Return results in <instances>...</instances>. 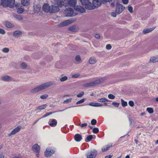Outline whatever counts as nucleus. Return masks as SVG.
I'll return each mask as SVG.
<instances>
[{
	"label": "nucleus",
	"instance_id": "69168bd1",
	"mask_svg": "<svg viewBox=\"0 0 158 158\" xmlns=\"http://www.w3.org/2000/svg\"><path fill=\"white\" fill-rule=\"evenodd\" d=\"M145 114H146L145 112H143V113H141L140 114L141 115L143 116V115H145Z\"/></svg>",
	"mask_w": 158,
	"mask_h": 158
},
{
	"label": "nucleus",
	"instance_id": "c9c22d12",
	"mask_svg": "<svg viewBox=\"0 0 158 158\" xmlns=\"http://www.w3.org/2000/svg\"><path fill=\"white\" fill-rule=\"evenodd\" d=\"M146 110L149 114H152L154 112L153 109L152 108L148 107L147 108Z\"/></svg>",
	"mask_w": 158,
	"mask_h": 158
},
{
	"label": "nucleus",
	"instance_id": "9b49d317",
	"mask_svg": "<svg viewBox=\"0 0 158 158\" xmlns=\"http://www.w3.org/2000/svg\"><path fill=\"white\" fill-rule=\"evenodd\" d=\"M60 10L59 7L54 5L50 6L49 12L51 13H54Z\"/></svg>",
	"mask_w": 158,
	"mask_h": 158
},
{
	"label": "nucleus",
	"instance_id": "b1692460",
	"mask_svg": "<svg viewBox=\"0 0 158 158\" xmlns=\"http://www.w3.org/2000/svg\"><path fill=\"white\" fill-rule=\"evenodd\" d=\"M21 3L24 6H28L30 3L29 0H22Z\"/></svg>",
	"mask_w": 158,
	"mask_h": 158
},
{
	"label": "nucleus",
	"instance_id": "e2e57ef3",
	"mask_svg": "<svg viewBox=\"0 0 158 158\" xmlns=\"http://www.w3.org/2000/svg\"><path fill=\"white\" fill-rule=\"evenodd\" d=\"M0 158H4V156L3 154H0Z\"/></svg>",
	"mask_w": 158,
	"mask_h": 158
},
{
	"label": "nucleus",
	"instance_id": "c756f323",
	"mask_svg": "<svg viewBox=\"0 0 158 158\" xmlns=\"http://www.w3.org/2000/svg\"><path fill=\"white\" fill-rule=\"evenodd\" d=\"M69 31L73 32H75L77 30L76 27L74 26L70 27L69 28Z\"/></svg>",
	"mask_w": 158,
	"mask_h": 158
},
{
	"label": "nucleus",
	"instance_id": "a19ab883",
	"mask_svg": "<svg viewBox=\"0 0 158 158\" xmlns=\"http://www.w3.org/2000/svg\"><path fill=\"white\" fill-rule=\"evenodd\" d=\"M23 8H19L17 9V12L19 14L22 13L23 11Z\"/></svg>",
	"mask_w": 158,
	"mask_h": 158
},
{
	"label": "nucleus",
	"instance_id": "3c124183",
	"mask_svg": "<svg viewBox=\"0 0 158 158\" xmlns=\"http://www.w3.org/2000/svg\"><path fill=\"white\" fill-rule=\"evenodd\" d=\"M112 104L114 105L115 106L117 107H118L119 105V103L118 102H113L112 103Z\"/></svg>",
	"mask_w": 158,
	"mask_h": 158
},
{
	"label": "nucleus",
	"instance_id": "393cba45",
	"mask_svg": "<svg viewBox=\"0 0 158 158\" xmlns=\"http://www.w3.org/2000/svg\"><path fill=\"white\" fill-rule=\"evenodd\" d=\"M96 62V59L94 57H91L90 58L89 63L90 64H93Z\"/></svg>",
	"mask_w": 158,
	"mask_h": 158
},
{
	"label": "nucleus",
	"instance_id": "7c9ffc66",
	"mask_svg": "<svg viewBox=\"0 0 158 158\" xmlns=\"http://www.w3.org/2000/svg\"><path fill=\"white\" fill-rule=\"evenodd\" d=\"M98 101L99 102H108L109 100L105 98H99L98 100Z\"/></svg>",
	"mask_w": 158,
	"mask_h": 158
},
{
	"label": "nucleus",
	"instance_id": "a878e982",
	"mask_svg": "<svg viewBox=\"0 0 158 158\" xmlns=\"http://www.w3.org/2000/svg\"><path fill=\"white\" fill-rule=\"evenodd\" d=\"M6 26L8 28L12 27H14V25L11 23L10 22L6 21L5 23Z\"/></svg>",
	"mask_w": 158,
	"mask_h": 158
},
{
	"label": "nucleus",
	"instance_id": "5fc2aeb1",
	"mask_svg": "<svg viewBox=\"0 0 158 158\" xmlns=\"http://www.w3.org/2000/svg\"><path fill=\"white\" fill-rule=\"evenodd\" d=\"M5 33V31L2 28H0V34L4 35Z\"/></svg>",
	"mask_w": 158,
	"mask_h": 158
},
{
	"label": "nucleus",
	"instance_id": "4c0bfd02",
	"mask_svg": "<svg viewBox=\"0 0 158 158\" xmlns=\"http://www.w3.org/2000/svg\"><path fill=\"white\" fill-rule=\"evenodd\" d=\"M10 51L9 49L8 48H5L2 49V52L5 53H8Z\"/></svg>",
	"mask_w": 158,
	"mask_h": 158
},
{
	"label": "nucleus",
	"instance_id": "4468645a",
	"mask_svg": "<svg viewBox=\"0 0 158 158\" xmlns=\"http://www.w3.org/2000/svg\"><path fill=\"white\" fill-rule=\"evenodd\" d=\"M106 80V77H103L102 78L99 79L95 81V83L96 85L98 84L103 83L105 82Z\"/></svg>",
	"mask_w": 158,
	"mask_h": 158
},
{
	"label": "nucleus",
	"instance_id": "774afa93",
	"mask_svg": "<svg viewBox=\"0 0 158 158\" xmlns=\"http://www.w3.org/2000/svg\"><path fill=\"white\" fill-rule=\"evenodd\" d=\"M155 100L156 101L158 102V97L156 98Z\"/></svg>",
	"mask_w": 158,
	"mask_h": 158
},
{
	"label": "nucleus",
	"instance_id": "bb28decb",
	"mask_svg": "<svg viewBox=\"0 0 158 158\" xmlns=\"http://www.w3.org/2000/svg\"><path fill=\"white\" fill-rule=\"evenodd\" d=\"M150 61L152 62L155 63L158 62V58L156 57H152L150 59Z\"/></svg>",
	"mask_w": 158,
	"mask_h": 158
},
{
	"label": "nucleus",
	"instance_id": "473e14b6",
	"mask_svg": "<svg viewBox=\"0 0 158 158\" xmlns=\"http://www.w3.org/2000/svg\"><path fill=\"white\" fill-rule=\"evenodd\" d=\"M93 138L92 135H90L86 137V139L85 140L86 142H89Z\"/></svg>",
	"mask_w": 158,
	"mask_h": 158
},
{
	"label": "nucleus",
	"instance_id": "6e6552de",
	"mask_svg": "<svg viewBox=\"0 0 158 158\" xmlns=\"http://www.w3.org/2000/svg\"><path fill=\"white\" fill-rule=\"evenodd\" d=\"M124 8L125 7L122 5L117 4L115 10L116 13L118 14L121 13L123 10Z\"/></svg>",
	"mask_w": 158,
	"mask_h": 158
},
{
	"label": "nucleus",
	"instance_id": "1a4fd4ad",
	"mask_svg": "<svg viewBox=\"0 0 158 158\" xmlns=\"http://www.w3.org/2000/svg\"><path fill=\"white\" fill-rule=\"evenodd\" d=\"M22 128V127L18 126L14 128L10 133L8 134V136H10L12 135H14L19 132Z\"/></svg>",
	"mask_w": 158,
	"mask_h": 158
},
{
	"label": "nucleus",
	"instance_id": "2f4dec72",
	"mask_svg": "<svg viewBox=\"0 0 158 158\" xmlns=\"http://www.w3.org/2000/svg\"><path fill=\"white\" fill-rule=\"evenodd\" d=\"M121 101L122 105L123 107H125L127 106V102L125 101L123 99H121Z\"/></svg>",
	"mask_w": 158,
	"mask_h": 158
},
{
	"label": "nucleus",
	"instance_id": "ea45409f",
	"mask_svg": "<svg viewBox=\"0 0 158 158\" xmlns=\"http://www.w3.org/2000/svg\"><path fill=\"white\" fill-rule=\"evenodd\" d=\"M48 97V95L47 94L42 95L40 96V98L42 99H44L47 98Z\"/></svg>",
	"mask_w": 158,
	"mask_h": 158
},
{
	"label": "nucleus",
	"instance_id": "6ab92c4d",
	"mask_svg": "<svg viewBox=\"0 0 158 158\" xmlns=\"http://www.w3.org/2000/svg\"><path fill=\"white\" fill-rule=\"evenodd\" d=\"M13 36L15 38L18 37L22 35V33L21 31H16L14 32Z\"/></svg>",
	"mask_w": 158,
	"mask_h": 158
},
{
	"label": "nucleus",
	"instance_id": "f03ea898",
	"mask_svg": "<svg viewBox=\"0 0 158 158\" xmlns=\"http://www.w3.org/2000/svg\"><path fill=\"white\" fill-rule=\"evenodd\" d=\"M53 82L51 81L44 83L36 88L31 89L30 92L31 93H35L40 91L43 90L52 85Z\"/></svg>",
	"mask_w": 158,
	"mask_h": 158
},
{
	"label": "nucleus",
	"instance_id": "20e7f679",
	"mask_svg": "<svg viewBox=\"0 0 158 158\" xmlns=\"http://www.w3.org/2000/svg\"><path fill=\"white\" fill-rule=\"evenodd\" d=\"M76 20V19H70L68 20H65L60 23L58 25V26L59 27H61L64 26H67L71 23L75 22Z\"/></svg>",
	"mask_w": 158,
	"mask_h": 158
},
{
	"label": "nucleus",
	"instance_id": "6e6d98bb",
	"mask_svg": "<svg viewBox=\"0 0 158 158\" xmlns=\"http://www.w3.org/2000/svg\"><path fill=\"white\" fill-rule=\"evenodd\" d=\"M111 48V46L109 44H108L106 45V48L108 50H110V49Z\"/></svg>",
	"mask_w": 158,
	"mask_h": 158
},
{
	"label": "nucleus",
	"instance_id": "f704fd0d",
	"mask_svg": "<svg viewBox=\"0 0 158 158\" xmlns=\"http://www.w3.org/2000/svg\"><path fill=\"white\" fill-rule=\"evenodd\" d=\"M21 67L23 69H25L27 67V64L25 62H23L21 64Z\"/></svg>",
	"mask_w": 158,
	"mask_h": 158
},
{
	"label": "nucleus",
	"instance_id": "72a5a7b5",
	"mask_svg": "<svg viewBox=\"0 0 158 158\" xmlns=\"http://www.w3.org/2000/svg\"><path fill=\"white\" fill-rule=\"evenodd\" d=\"M15 18L18 20H21L23 19V18L20 15H16L15 16Z\"/></svg>",
	"mask_w": 158,
	"mask_h": 158
},
{
	"label": "nucleus",
	"instance_id": "cd10ccee",
	"mask_svg": "<svg viewBox=\"0 0 158 158\" xmlns=\"http://www.w3.org/2000/svg\"><path fill=\"white\" fill-rule=\"evenodd\" d=\"M46 106H47L46 104L42 105L37 107L35 109V110H43L44 109Z\"/></svg>",
	"mask_w": 158,
	"mask_h": 158
},
{
	"label": "nucleus",
	"instance_id": "7ed1b4c3",
	"mask_svg": "<svg viewBox=\"0 0 158 158\" xmlns=\"http://www.w3.org/2000/svg\"><path fill=\"white\" fill-rule=\"evenodd\" d=\"M15 3V0H2L1 2L2 5L4 7H12L14 6Z\"/></svg>",
	"mask_w": 158,
	"mask_h": 158
},
{
	"label": "nucleus",
	"instance_id": "412c9836",
	"mask_svg": "<svg viewBox=\"0 0 158 158\" xmlns=\"http://www.w3.org/2000/svg\"><path fill=\"white\" fill-rule=\"evenodd\" d=\"M96 85L95 81H92L90 82H89L83 85V86L85 87H90Z\"/></svg>",
	"mask_w": 158,
	"mask_h": 158
},
{
	"label": "nucleus",
	"instance_id": "f257e3e1",
	"mask_svg": "<svg viewBox=\"0 0 158 158\" xmlns=\"http://www.w3.org/2000/svg\"><path fill=\"white\" fill-rule=\"evenodd\" d=\"M51 2L60 7L62 6L73 7L77 3V0H51Z\"/></svg>",
	"mask_w": 158,
	"mask_h": 158
},
{
	"label": "nucleus",
	"instance_id": "aec40b11",
	"mask_svg": "<svg viewBox=\"0 0 158 158\" xmlns=\"http://www.w3.org/2000/svg\"><path fill=\"white\" fill-rule=\"evenodd\" d=\"M89 105L94 107H99L102 106L103 105L99 103L91 102L89 103Z\"/></svg>",
	"mask_w": 158,
	"mask_h": 158
},
{
	"label": "nucleus",
	"instance_id": "13d9d810",
	"mask_svg": "<svg viewBox=\"0 0 158 158\" xmlns=\"http://www.w3.org/2000/svg\"><path fill=\"white\" fill-rule=\"evenodd\" d=\"M111 15L113 17H115L116 16V15L115 12H112L111 13Z\"/></svg>",
	"mask_w": 158,
	"mask_h": 158
},
{
	"label": "nucleus",
	"instance_id": "338daca9",
	"mask_svg": "<svg viewBox=\"0 0 158 158\" xmlns=\"http://www.w3.org/2000/svg\"><path fill=\"white\" fill-rule=\"evenodd\" d=\"M125 158H130V156L129 155H127L125 157Z\"/></svg>",
	"mask_w": 158,
	"mask_h": 158
},
{
	"label": "nucleus",
	"instance_id": "37998d69",
	"mask_svg": "<svg viewBox=\"0 0 158 158\" xmlns=\"http://www.w3.org/2000/svg\"><path fill=\"white\" fill-rule=\"evenodd\" d=\"M85 98L82 99H81V100L79 101H78L77 102H76V104H78L82 103H83V102H85Z\"/></svg>",
	"mask_w": 158,
	"mask_h": 158
},
{
	"label": "nucleus",
	"instance_id": "c85d7f7f",
	"mask_svg": "<svg viewBox=\"0 0 158 158\" xmlns=\"http://www.w3.org/2000/svg\"><path fill=\"white\" fill-rule=\"evenodd\" d=\"M68 79V77L66 76H64L63 75H61V77L60 79V81L61 82H64L66 81Z\"/></svg>",
	"mask_w": 158,
	"mask_h": 158
},
{
	"label": "nucleus",
	"instance_id": "de8ad7c7",
	"mask_svg": "<svg viewBox=\"0 0 158 158\" xmlns=\"http://www.w3.org/2000/svg\"><path fill=\"white\" fill-rule=\"evenodd\" d=\"M128 9L129 11L132 13L133 12V8L130 6H129L128 7Z\"/></svg>",
	"mask_w": 158,
	"mask_h": 158
},
{
	"label": "nucleus",
	"instance_id": "dca6fc26",
	"mask_svg": "<svg viewBox=\"0 0 158 158\" xmlns=\"http://www.w3.org/2000/svg\"><path fill=\"white\" fill-rule=\"evenodd\" d=\"M41 10V6L38 4L34 6V12L35 14H38Z\"/></svg>",
	"mask_w": 158,
	"mask_h": 158
},
{
	"label": "nucleus",
	"instance_id": "680f3d73",
	"mask_svg": "<svg viewBox=\"0 0 158 158\" xmlns=\"http://www.w3.org/2000/svg\"><path fill=\"white\" fill-rule=\"evenodd\" d=\"M112 157L111 156L109 155L106 156L105 158H111Z\"/></svg>",
	"mask_w": 158,
	"mask_h": 158
},
{
	"label": "nucleus",
	"instance_id": "f8f14e48",
	"mask_svg": "<svg viewBox=\"0 0 158 158\" xmlns=\"http://www.w3.org/2000/svg\"><path fill=\"white\" fill-rule=\"evenodd\" d=\"M74 9L77 11H78L81 13H84L85 11V9L81 6L75 5L73 6Z\"/></svg>",
	"mask_w": 158,
	"mask_h": 158
},
{
	"label": "nucleus",
	"instance_id": "a211bd4d",
	"mask_svg": "<svg viewBox=\"0 0 158 158\" xmlns=\"http://www.w3.org/2000/svg\"><path fill=\"white\" fill-rule=\"evenodd\" d=\"M82 139L81 135L79 134H77L75 135L74 139L77 142H80L81 140Z\"/></svg>",
	"mask_w": 158,
	"mask_h": 158
},
{
	"label": "nucleus",
	"instance_id": "864d4df0",
	"mask_svg": "<svg viewBox=\"0 0 158 158\" xmlns=\"http://www.w3.org/2000/svg\"><path fill=\"white\" fill-rule=\"evenodd\" d=\"M53 113H52V112H49V113H47L45 115L43 116V117H42V118H44L45 117H47V116L52 114Z\"/></svg>",
	"mask_w": 158,
	"mask_h": 158
},
{
	"label": "nucleus",
	"instance_id": "603ef678",
	"mask_svg": "<svg viewBox=\"0 0 158 158\" xmlns=\"http://www.w3.org/2000/svg\"><path fill=\"white\" fill-rule=\"evenodd\" d=\"M87 123H85L82 124H80L79 126H80L81 127H86L87 126Z\"/></svg>",
	"mask_w": 158,
	"mask_h": 158
},
{
	"label": "nucleus",
	"instance_id": "5701e85b",
	"mask_svg": "<svg viewBox=\"0 0 158 158\" xmlns=\"http://www.w3.org/2000/svg\"><path fill=\"white\" fill-rule=\"evenodd\" d=\"M155 27H152L151 28H148L144 29L143 31V33L144 34H145L147 33H148L152 31L154 29Z\"/></svg>",
	"mask_w": 158,
	"mask_h": 158
},
{
	"label": "nucleus",
	"instance_id": "49530a36",
	"mask_svg": "<svg viewBox=\"0 0 158 158\" xmlns=\"http://www.w3.org/2000/svg\"><path fill=\"white\" fill-rule=\"evenodd\" d=\"M75 60L76 61L79 62L81 60L80 56L79 55H77L75 57Z\"/></svg>",
	"mask_w": 158,
	"mask_h": 158
},
{
	"label": "nucleus",
	"instance_id": "bf43d9fd",
	"mask_svg": "<svg viewBox=\"0 0 158 158\" xmlns=\"http://www.w3.org/2000/svg\"><path fill=\"white\" fill-rule=\"evenodd\" d=\"M95 37L97 39H99L100 38V35L98 34H96L95 35Z\"/></svg>",
	"mask_w": 158,
	"mask_h": 158
},
{
	"label": "nucleus",
	"instance_id": "e433bc0d",
	"mask_svg": "<svg viewBox=\"0 0 158 158\" xmlns=\"http://www.w3.org/2000/svg\"><path fill=\"white\" fill-rule=\"evenodd\" d=\"M80 76V74L78 73H74L72 75L71 77L73 78H77Z\"/></svg>",
	"mask_w": 158,
	"mask_h": 158
},
{
	"label": "nucleus",
	"instance_id": "79ce46f5",
	"mask_svg": "<svg viewBox=\"0 0 158 158\" xmlns=\"http://www.w3.org/2000/svg\"><path fill=\"white\" fill-rule=\"evenodd\" d=\"M93 132L95 134H97L99 132L98 129L97 127L94 128L93 129Z\"/></svg>",
	"mask_w": 158,
	"mask_h": 158
},
{
	"label": "nucleus",
	"instance_id": "0eeeda50",
	"mask_svg": "<svg viewBox=\"0 0 158 158\" xmlns=\"http://www.w3.org/2000/svg\"><path fill=\"white\" fill-rule=\"evenodd\" d=\"M98 152L96 150L89 152L86 155L87 158H95Z\"/></svg>",
	"mask_w": 158,
	"mask_h": 158
},
{
	"label": "nucleus",
	"instance_id": "8fccbe9b",
	"mask_svg": "<svg viewBox=\"0 0 158 158\" xmlns=\"http://www.w3.org/2000/svg\"><path fill=\"white\" fill-rule=\"evenodd\" d=\"M129 105L131 107H133L134 106V102L133 101H130L129 102H128Z\"/></svg>",
	"mask_w": 158,
	"mask_h": 158
},
{
	"label": "nucleus",
	"instance_id": "4be33fe9",
	"mask_svg": "<svg viewBox=\"0 0 158 158\" xmlns=\"http://www.w3.org/2000/svg\"><path fill=\"white\" fill-rule=\"evenodd\" d=\"M112 146V144L110 143L108 145L105 146L103 147L102 149V151L105 152L109 148Z\"/></svg>",
	"mask_w": 158,
	"mask_h": 158
},
{
	"label": "nucleus",
	"instance_id": "f3484780",
	"mask_svg": "<svg viewBox=\"0 0 158 158\" xmlns=\"http://www.w3.org/2000/svg\"><path fill=\"white\" fill-rule=\"evenodd\" d=\"M43 10L44 11L46 12H49L50 6L48 4H44L43 6Z\"/></svg>",
	"mask_w": 158,
	"mask_h": 158
},
{
	"label": "nucleus",
	"instance_id": "2eb2a0df",
	"mask_svg": "<svg viewBox=\"0 0 158 158\" xmlns=\"http://www.w3.org/2000/svg\"><path fill=\"white\" fill-rule=\"evenodd\" d=\"M1 78V80L7 82L11 81L12 80V78L7 75L3 76Z\"/></svg>",
	"mask_w": 158,
	"mask_h": 158
},
{
	"label": "nucleus",
	"instance_id": "ddd939ff",
	"mask_svg": "<svg viewBox=\"0 0 158 158\" xmlns=\"http://www.w3.org/2000/svg\"><path fill=\"white\" fill-rule=\"evenodd\" d=\"M48 123L51 127H55L57 125V121L55 119H50L48 122Z\"/></svg>",
	"mask_w": 158,
	"mask_h": 158
},
{
	"label": "nucleus",
	"instance_id": "052dcab7",
	"mask_svg": "<svg viewBox=\"0 0 158 158\" xmlns=\"http://www.w3.org/2000/svg\"><path fill=\"white\" fill-rule=\"evenodd\" d=\"M11 158H20L17 156H12Z\"/></svg>",
	"mask_w": 158,
	"mask_h": 158
},
{
	"label": "nucleus",
	"instance_id": "09e8293b",
	"mask_svg": "<svg viewBox=\"0 0 158 158\" xmlns=\"http://www.w3.org/2000/svg\"><path fill=\"white\" fill-rule=\"evenodd\" d=\"M97 123V121L95 119H93L91 121V124L92 125H95Z\"/></svg>",
	"mask_w": 158,
	"mask_h": 158
},
{
	"label": "nucleus",
	"instance_id": "423d86ee",
	"mask_svg": "<svg viewBox=\"0 0 158 158\" xmlns=\"http://www.w3.org/2000/svg\"><path fill=\"white\" fill-rule=\"evenodd\" d=\"M32 150L35 154L36 156L39 157L40 150V146L37 144H35L32 146Z\"/></svg>",
	"mask_w": 158,
	"mask_h": 158
},
{
	"label": "nucleus",
	"instance_id": "9d476101",
	"mask_svg": "<svg viewBox=\"0 0 158 158\" xmlns=\"http://www.w3.org/2000/svg\"><path fill=\"white\" fill-rule=\"evenodd\" d=\"M54 152L52 148H47L44 152V156L46 157H49L52 156Z\"/></svg>",
	"mask_w": 158,
	"mask_h": 158
},
{
	"label": "nucleus",
	"instance_id": "0e129e2a",
	"mask_svg": "<svg viewBox=\"0 0 158 158\" xmlns=\"http://www.w3.org/2000/svg\"><path fill=\"white\" fill-rule=\"evenodd\" d=\"M111 6L112 7H114V6H115V4L114 3H112L111 4Z\"/></svg>",
	"mask_w": 158,
	"mask_h": 158
},
{
	"label": "nucleus",
	"instance_id": "c03bdc74",
	"mask_svg": "<svg viewBox=\"0 0 158 158\" xmlns=\"http://www.w3.org/2000/svg\"><path fill=\"white\" fill-rule=\"evenodd\" d=\"M115 96L113 95L110 94L108 95V98L110 99H113L115 98Z\"/></svg>",
	"mask_w": 158,
	"mask_h": 158
},
{
	"label": "nucleus",
	"instance_id": "58836bf2",
	"mask_svg": "<svg viewBox=\"0 0 158 158\" xmlns=\"http://www.w3.org/2000/svg\"><path fill=\"white\" fill-rule=\"evenodd\" d=\"M72 100V98H70L68 99L64 100L63 102V103L64 104H67L71 102Z\"/></svg>",
	"mask_w": 158,
	"mask_h": 158
},
{
	"label": "nucleus",
	"instance_id": "4d7b16f0",
	"mask_svg": "<svg viewBox=\"0 0 158 158\" xmlns=\"http://www.w3.org/2000/svg\"><path fill=\"white\" fill-rule=\"evenodd\" d=\"M128 1L129 0H122V2L124 4H127Z\"/></svg>",
	"mask_w": 158,
	"mask_h": 158
},
{
	"label": "nucleus",
	"instance_id": "a18cd8bd",
	"mask_svg": "<svg viewBox=\"0 0 158 158\" xmlns=\"http://www.w3.org/2000/svg\"><path fill=\"white\" fill-rule=\"evenodd\" d=\"M84 94V92L83 91H82L77 95V97L79 98L81 97Z\"/></svg>",
	"mask_w": 158,
	"mask_h": 158
},
{
	"label": "nucleus",
	"instance_id": "39448f33",
	"mask_svg": "<svg viewBox=\"0 0 158 158\" xmlns=\"http://www.w3.org/2000/svg\"><path fill=\"white\" fill-rule=\"evenodd\" d=\"M66 17H71L75 15L76 14L74 12L73 10L71 8L66 9L64 11Z\"/></svg>",
	"mask_w": 158,
	"mask_h": 158
}]
</instances>
